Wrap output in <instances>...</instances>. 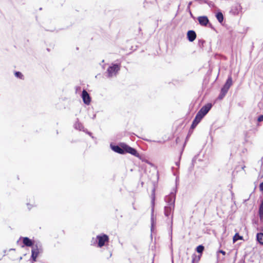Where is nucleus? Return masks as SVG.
Masks as SVG:
<instances>
[{
  "label": "nucleus",
  "instance_id": "nucleus-1",
  "mask_svg": "<svg viewBox=\"0 0 263 263\" xmlns=\"http://www.w3.org/2000/svg\"><path fill=\"white\" fill-rule=\"evenodd\" d=\"M96 239L98 241V247L102 248L109 242V238L108 235L105 234H101L97 235Z\"/></svg>",
  "mask_w": 263,
  "mask_h": 263
},
{
  "label": "nucleus",
  "instance_id": "nucleus-2",
  "mask_svg": "<svg viewBox=\"0 0 263 263\" xmlns=\"http://www.w3.org/2000/svg\"><path fill=\"white\" fill-rule=\"evenodd\" d=\"M122 147H123V154L125 153H129L131 155L139 158L140 155L137 152L136 149L132 148V147L129 146V145L126 144H122Z\"/></svg>",
  "mask_w": 263,
  "mask_h": 263
},
{
  "label": "nucleus",
  "instance_id": "nucleus-3",
  "mask_svg": "<svg viewBox=\"0 0 263 263\" xmlns=\"http://www.w3.org/2000/svg\"><path fill=\"white\" fill-rule=\"evenodd\" d=\"M212 104L208 103L203 106L197 112L196 116L199 117L200 119H202L204 116L212 108Z\"/></svg>",
  "mask_w": 263,
  "mask_h": 263
},
{
  "label": "nucleus",
  "instance_id": "nucleus-4",
  "mask_svg": "<svg viewBox=\"0 0 263 263\" xmlns=\"http://www.w3.org/2000/svg\"><path fill=\"white\" fill-rule=\"evenodd\" d=\"M120 69V65L118 64H114L109 67L107 70L108 77H111L116 76Z\"/></svg>",
  "mask_w": 263,
  "mask_h": 263
},
{
  "label": "nucleus",
  "instance_id": "nucleus-5",
  "mask_svg": "<svg viewBox=\"0 0 263 263\" xmlns=\"http://www.w3.org/2000/svg\"><path fill=\"white\" fill-rule=\"evenodd\" d=\"M82 98L84 103L89 105L91 102V98L88 93L85 90H83L82 93Z\"/></svg>",
  "mask_w": 263,
  "mask_h": 263
},
{
  "label": "nucleus",
  "instance_id": "nucleus-6",
  "mask_svg": "<svg viewBox=\"0 0 263 263\" xmlns=\"http://www.w3.org/2000/svg\"><path fill=\"white\" fill-rule=\"evenodd\" d=\"M198 21L199 23L203 26H206L209 22L208 17L205 16H199Z\"/></svg>",
  "mask_w": 263,
  "mask_h": 263
},
{
  "label": "nucleus",
  "instance_id": "nucleus-7",
  "mask_svg": "<svg viewBox=\"0 0 263 263\" xmlns=\"http://www.w3.org/2000/svg\"><path fill=\"white\" fill-rule=\"evenodd\" d=\"M39 253V249L36 246L32 248L31 257L32 258L33 261H36V259L38 256Z\"/></svg>",
  "mask_w": 263,
  "mask_h": 263
},
{
  "label": "nucleus",
  "instance_id": "nucleus-8",
  "mask_svg": "<svg viewBox=\"0 0 263 263\" xmlns=\"http://www.w3.org/2000/svg\"><path fill=\"white\" fill-rule=\"evenodd\" d=\"M187 36L190 42H193L196 38V34L194 31L190 30L187 33Z\"/></svg>",
  "mask_w": 263,
  "mask_h": 263
},
{
  "label": "nucleus",
  "instance_id": "nucleus-9",
  "mask_svg": "<svg viewBox=\"0 0 263 263\" xmlns=\"http://www.w3.org/2000/svg\"><path fill=\"white\" fill-rule=\"evenodd\" d=\"M232 84H233L232 78L231 76H229L223 87L226 88L228 89H229V88L232 85Z\"/></svg>",
  "mask_w": 263,
  "mask_h": 263
},
{
  "label": "nucleus",
  "instance_id": "nucleus-10",
  "mask_svg": "<svg viewBox=\"0 0 263 263\" xmlns=\"http://www.w3.org/2000/svg\"><path fill=\"white\" fill-rule=\"evenodd\" d=\"M201 120L202 119H200L199 117L196 116L194 120L192 122L191 128L192 129L195 128L196 126L198 125V124L201 121Z\"/></svg>",
  "mask_w": 263,
  "mask_h": 263
},
{
  "label": "nucleus",
  "instance_id": "nucleus-11",
  "mask_svg": "<svg viewBox=\"0 0 263 263\" xmlns=\"http://www.w3.org/2000/svg\"><path fill=\"white\" fill-rule=\"evenodd\" d=\"M112 149L116 152L120 154H123V147H122V144L120 145V146H114L112 147Z\"/></svg>",
  "mask_w": 263,
  "mask_h": 263
},
{
  "label": "nucleus",
  "instance_id": "nucleus-12",
  "mask_svg": "<svg viewBox=\"0 0 263 263\" xmlns=\"http://www.w3.org/2000/svg\"><path fill=\"white\" fill-rule=\"evenodd\" d=\"M24 245L27 247H31L33 245L32 241L28 237H24L23 239Z\"/></svg>",
  "mask_w": 263,
  "mask_h": 263
},
{
  "label": "nucleus",
  "instance_id": "nucleus-13",
  "mask_svg": "<svg viewBox=\"0 0 263 263\" xmlns=\"http://www.w3.org/2000/svg\"><path fill=\"white\" fill-rule=\"evenodd\" d=\"M256 238L257 240L258 241V242L263 245V233H259L257 234L256 235Z\"/></svg>",
  "mask_w": 263,
  "mask_h": 263
},
{
  "label": "nucleus",
  "instance_id": "nucleus-14",
  "mask_svg": "<svg viewBox=\"0 0 263 263\" xmlns=\"http://www.w3.org/2000/svg\"><path fill=\"white\" fill-rule=\"evenodd\" d=\"M216 17L219 23H221L223 22V15L221 12H218L216 15Z\"/></svg>",
  "mask_w": 263,
  "mask_h": 263
},
{
  "label": "nucleus",
  "instance_id": "nucleus-15",
  "mask_svg": "<svg viewBox=\"0 0 263 263\" xmlns=\"http://www.w3.org/2000/svg\"><path fill=\"white\" fill-rule=\"evenodd\" d=\"M192 257V263H198L200 260V256H197L195 254H193Z\"/></svg>",
  "mask_w": 263,
  "mask_h": 263
},
{
  "label": "nucleus",
  "instance_id": "nucleus-16",
  "mask_svg": "<svg viewBox=\"0 0 263 263\" xmlns=\"http://www.w3.org/2000/svg\"><path fill=\"white\" fill-rule=\"evenodd\" d=\"M243 239V237L241 236H240L238 233H236L235 235L233 236V242H235L238 240H242Z\"/></svg>",
  "mask_w": 263,
  "mask_h": 263
},
{
  "label": "nucleus",
  "instance_id": "nucleus-17",
  "mask_svg": "<svg viewBox=\"0 0 263 263\" xmlns=\"http://www.w3.org/2000/svg\"><path fill=\"white\" fill-rule=\"evenodd\" d=\"M204 249V247L202 245H199L196 248V251L198 253H200V255H199V256H200V257L201 256L202 253Z\"/></svg>",
  "mask_w": 263,
  "mask_h": 263
},
{
  "label": "nucleus",
  "instance_id": "nucleus-18",
  "mask_svg": "<svg viewBox=\"0 0 263 263\" xmlns=\"http://www.w3.org/2000/svg\"><path fill=\"white\" fill-rule=\"evenodd\" d=\"M172 213V208L171 206L165 207V215L168 217L171 215Z\"/></svg>",
  "mask_w": 263,
  "mask_h": 263
},
{
  "label": "nucleus",
  "instance_id": "nucleus-19",
  "mask_svg": "<svg viewBox=\"0 0 263 263\" xmlns=\"http://www.w3.org/2000/svg\"><path fill=\"white\" fill-rule=\"evenodd\" d=\"M226 94L224 93L223 92H222L221 91H220V93L218 97V99L219 100H221L224 97L226 96Z\"/></svg>",
  "mask_w": 263,
  "mask_h": 263
},
{
  "label": "nucleus",
  "instance_id": "nucleus-20",
  "mask_svg": "<svg viewBox=\"0 0 263 263\" xmlns=\"http://www.w3.org/2000/svg\"><path fill=\"white\" fill-rule=\"evenodd\" d=\"M226 94L224 93L223 92H222L221 91H220V93L218 97V99L219 100H221L224 97L226 96Z\"/></svg>",
  "mask_w": 263,
  "mask_h": 263
},
{
  "label": "nucleus",
  "instance_id": "nucleus-21",
  "mask_svg": "<svg viewBox=\"0 0 263 263\" xmlns=\"http://www.w3.org/2000/svg\"><path fill=\"white\" fill-rule=\"evenodd\" d=\"M229 89H227L226 88L223 87L221 89V91L222 92H223L225 94H227V93L228 92Z\"/></svg>",
  "mask_w": 263,
  "mask_h": 263
},
{
  "label": "nucleus",
  "instance_id": "nucleus-22",
  "mask_svg": "<svg viewBox=\"0 0 263 263\" xmlns=\"http://www.w3.org/2000/svg\"><path fill=\"white\" fill-rule=\"evenodd\" d=\"M17 78L23 79V75L21 72L17 71Z\"/></svg>",
  "mask_w": 263,
  "mask_h": 263
},
{
  "label": "nucleus",
  "instance_id": "nucleus-23",
  "mask_svg": "<svg viewBox=\"0 0 263 263\" xmlns=\"http://www.w3.org/2000/svg\"><path fill=\"white\" fill-rule=\"evenodd\" d=\"M258 122H261V121H263V115H261L258 118Z\"/></svg>",
  "mask_w": 263,
  "mask_h": 263
},
{
  "label": "nucleus",
  "instance_id": "nucleus-24",
  "mask_svg": "<svg viewBox=\"0 0 263 263\" xmlns=\"http://www.w3.org/2000/svg\"><path fill=\"white\" fill-rule=\"evenodd\" d=\"M259 190L260 191H263V182H261L259 185Z\"/></svg>",
  "mask_w": 263,
  "mask_h": 263
},
{
  "label": "nucleus",
  "instance_id": "nucleus-25",
  "mask_svg": "<svg viewBox=\"0 0 263 263\" xmlns=\"http://www.w3.org/2000/svg\"><path fill=\"white\" fill-rule=\"evenodd\" d=\"M219 253H221L222 255H226V252L223 250H220L219 251Z\"/></svg>",
  "mask_w": 263,
  "mask_h": 263
},
{
  "label": "nucleus",
  "instance_id": "nucleus-26",
  "mask_svg": "<svg viewBox=\"0 0 263 263\" xmlns=\"http://www.w3.org/2000/svg\"><path fill=\"white\" fill-rule=\"evenodd\" d=\"M14 74L15 76H16V72H15Z\"/></svg>",
  "mask_w": 263,
  "mask_h": 263
}]
</instances>
